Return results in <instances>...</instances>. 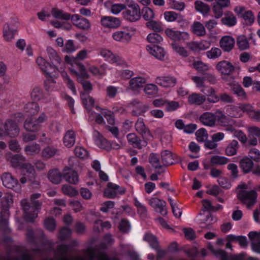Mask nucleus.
Here are the masks:
<instances>
[{
    "label": "nucleus",
    "mask_w": 260,
    "mask_h": 260,
    "mask_svg": "<svg viewBox=\"0 0 260 260\" xmlns=\"http://www.w3.org/2000/svg\"><path fill=\"white\" fill-rule=\"evenodd\" d=\"M13 198L10 194L6 195L2 199V209L0 213V227L5 231L7 229L8 224L9 207L13 204Z\"/></svg>",
    "instance_id": "f257e3e1"
},
{
    "label": "nucleus",
    "mask_w": 260,
    "mask_h": 260,
    "mask_svg": "<svg viewBox=\"0 0 260 260\" xmlns=\"http://www.w3.org/2000/svg\"><path fill=\"white\" fill-rule=\"evenodd\" d=\"M19 133V129L15 121L12 119H7L3 128H0V136H9L10 137H15Z\"/></svg>",
    "instance_id": "f03ea898"
},
{
    "label": "nucleus",
    "mask_w": 260,
    "mask_h": 260,
    "mask_svg": "<svg viewBox=\"0 0 260 260\" xmlns=\"http://www.w3.org/2000/svg\"><path fill=\"white\" fill-rule=\"evenodd\" d=\"M27 199H23L21 201V205L24 212L25 220L29 222H33L34 219L38 216L39 209H36L34 205H30Z\"/></svg>",
    "instance_id": "7ed1b4c3"
},
{
    "label": "nucleus",
    "mask_w": 260,
    "mask_h": 260,
    "mask_svg": "<svg viewBox=\"0 0 260 260\" xmlns=\"http://www.w3.org/2000/svg\"><path fill=\"white\" fill-rule=\"evenodd\" d=\"M237 197L243 204L247 205L248 208H250L256 202L257 193L254 190L249 191L241 190L239 191Z\"/></svg>",
    "instance_id": "20e7f679"
},
{
    "label": "nucleus",
    "mask_w": 260,
    "mask_h": 260,
    "mask_svg": "<svg viewBox=\"0 0 260 260\" xmlns=\"http://www.w3.org/2000/svg\"><path fill=\"white\" fill-rule=\"evenodd\" d=\"M124 17L131 22H134L140 19L141 13L140 7L137 4L130 5L124 12Z\"/></svg>",
    "instance_id": "39448f33"
},
{
    "label": "nucleus",
    "mask_w": 260,
    "mask_h": 260,
    "mask_svg": "<svg viewBox=\"0 0 260 260\" xmlns=\"http://www.w3.org/2000/svg\"><path fill=\"white\" fill-rule=\"evenodd\" d=\"M3 185L9 188L14 189L16 187V191H19L20 190V185L18 184V181L17 179L9 173H4L2 174L1 177Z\"/></svg>",
    "instance_id": "423d86ee"
},
{
    "label": "nucleus",
    "mask_w": 260,
    "mask_h": 260,
    "mask_svg": "<svg viewBox=\"0 0 260 260\" xmlns=\"http://www.w3.org/2000/svg\"><path fill=\"white\" fill-rule=\"evenodd\" d=\"M216 69L222 75H230L232 74L235 70V67L232 63L226 60H222L217 63Z\"/></svg>",
    "instance_id": "0eeeda50"
},
{
    "label": "nucleus",
    "mask_w": 260,
    "mask_h": 260,
    "mask_svg": "<svg viewBox=\"0 0 260 260\" xmlns=\"http://www.w3.org/2000/svg\"><path fill=\"white\" fill-rule=\"evenodd\" d=\"M150 205L153 207L156 211L165 216L167 214V211L165 208L166 203L158 198H153L149 201Z\"/></svg>",
    "instance_id": "6e6552de"
},
{
    "label": "nucleus",
    "mask_w": 260,
    "mask_h": 260,
    "mask_svg": "<svg viewBox=\"0 0 260 260\" xmlns=\"http://www.w3.org/2000/svg\"><path fill=\"white\" fill-rule=\"evenodd\" d=\"M62 177L70 184H76L79 181L77 173L72 168L66 167L63 170Z\"/></svg>",
    "instance_id": "1a4fd4ad"
},
{
    "label": "nucleus",
    "mask_w": 260,
    "mask_h": 260,
    "mask_svg": "<svg viewBox=\"0 0 260 260\" xmlns=\"http://www.w3.org/2000/svg\"><path fill=\"white\" fill-rule=\"evenodd\" d=\"M71 19L73 24L80 29L87 30L90 28L89 21L86 18L81 17L79 15H72Z\"/></svg>",
    "instance_id": "9d476101"
},
{
    "label": "nucleus",
    "mask_w": 260,
    "mask_h": 260,
    "mask_svg": "<svg viewBox=\"0 0 260 260\" xmlns=\"http://www.w3.org/2000/svg\"><path fill=\"white\" fill-rule=\"evenodd\" d=\"M6 159L10 161L12 167L16 168L26 160V158L21 154L12 155L11 153L6 154Z\"/></svg>",
    "instance_id": "9b49d317"
},
{
    "label": "nucleus",
    "mask_w": 260,
    "mask_h": 260,
    "mask_svg": "<svg viewBox=\"0 0 260 260\" xmlns=\"http://www.w3.org/2000/svg\"><path fill=\"white\" fill-rule=\"evenodd\" d=\"M200 120L205 125L213 126L215 124L216 117L213 113L205 112L200 116Z\"/></svg>",
    "instance_id": "f8f14e48"
},
{
    "label": "nucleus",
    "mask_w": 260,
    "mask_h": 260,
    "mask_svg": "<svg viewBox=\"0 0 260 260\" xmlns=\"http://www.w3.org/2000/svg\"><path fill=\"white\" fill-rule=\"evenodd\" d=\"M176 82V79L172 77H158L155 79L156 83L164 87H173Z\"/></svg>",
    "instance_id": "ddd939ff"
},
{
    "label": "nucleus",
    "mask_w": 260,
    "mask_h": 260,
    "mask_svg": "<svg viewBox=\"0 0 260 260\" xmlns=\"http://www.w3.org/2000/svg\"><path fill=\"white\" fill-rule=\"evenodd\" d=\"M26 235L27 240L29 243H35L37 239L43 238L44 234L41 229H37L34 233L32 230L27 229Z\"/></svg>",
    "instance_id": "4468645a"
},
{
    "label": "nucleus",
    "mask_w": 260,
    "mask_h": 260,
    "mask_svg": "<svg viewBox=\"0 0 260 260\" xmlns=\"http://www.w3.org/2000/svg\"><path fill=\"white\" fill-rule=\"evenodd\" d=\"M234 39L230 36L223 37L220 41V46L225 52H230L234 48Z\"/></svg>",
    "instance_id": "2eb2a0df"
},
{
    "label": "nucleus",
    "mask_w": 260,
    "mask_h": 260,
    "mask_svg": "<svg viewBox=\"0 0 260 260\" xmlns=\"http://www.w3.org/2000/svg\"><path fill=\"white\" fill-rule=\"evenodd\" d=\"M248 237L251 241L252 249L260 253V232H250Z\"/></svg>",
    "instance_id": "dca6fc26"
},
{
    "label": "nucleus",
    "mask_w": 260,
    "mask_h": 260,
    "mask_svg": "<svg viewBox=\"0 0 260 260\" xmlns=\"http://www.w3.org/2000/svg\"><path fill=\"white\" fill-rule=\"evenodd\" d=\"M206 96L202 94L193 93L188 97V102L190 105L200 106L206 100Z\"/></svg>",
    "instance_id": "f3484780"
},
{
    "label": "nucleus",
    "mask_w": 260,
    "mask_h": 260,
    "mask_svg": "<svg viewBox=\"0 0 260 260\" xmlns=\"http://www.w3.org/2000/svg\"><path fill=\"white\" fill-rule=\"evenodd\" d=\"M136 131L141 135L143 138L151 136L149 129L146 126L143 120L138 119L135 123Z\"/></svg>",
    "instance_id": "a211bd4d"
},
{
    "label": "nucleus",
    "mask_w": 260,
    "mask_h": 260,
    "mask_svg": "<svg viewBox=\"0 0 260 260\" xmlns=\"http://www.w3.org/2000/svg\"><path fill=\"white\" fill-rule=\"evenodd\" d=\"M101 23L105 27L115 28L120 25V21L115 17H104L102 18Z\"/></svg>",
    "instance_id": "6ab92c4d"
},
{
    "label": "nucleus",
    "mask_w": 260,
    "mask_h": 260,
    "mask_svg": "<svg viewBox=\"0 0 260 260\" xmlns=\"http://www.w3.org/2000/svg\"><path fill=\"white\" fill-rule=\"evenodd\" d=\"M36 62L41 70L47 75H49L52 72V71L54 70V68L42 57H38Z\"/></svg>",
    "instance_id": "aec40b11"
},
{
    "label": "nucleus",
    "mask_w": 260,
    "mask_h": 260,
    "mask_svg": "<svg viewBox=\"0 0 260 260\" xmlns=\"http://www.w3.org/2000/svg\"><path fill=\"white\" fill-rule=\"evenodd\" d=\"M161 161L163 167H168L174 164L173 153L169 150H164L161 152Z\"/></svg>",
    "instance_id": "412c9836"
},
{
    "label": "nucleus",
    "mask_w": 260,
    "mask_h": 260,
    "mask_svg": "<svg viewBox=\"0 0 260 260\" xmlns=\"http://www.w3.org/2000/svg\"><path fill=\"white\" fill-rule=\"evenodd\" d=\"M231 90L242 100L247 99V94L244 90L239 84L233 82L229 84Z\"/></svg>",
    "instance_id": "4be33fe9"
},
{
    "label": "nucleus",
    "mask_w": 260,
    "mask_h": 260,
    "mask_svg": "<svg viewBox=\"0 0 260 260\" xmlns=\"http://www.w3.org/2000/svg\"><path fill=\"white\" fill-rule=\"evenodd\" d=\"M81 98L84 107L89 112L93 107L94 100L85 92H81Z\"/></svg>",
    "instance_id": "5701e85b"
},
{
    "label": "nucleus",
    "mask_w": 260,
    "mask_h": 260,
    "mask_svg": "<svg viewBox=\"0 0 260 260\" xmlns=\"http://www.w3.org/2000/svg\"><path fill=\"white\" fill-rule=\"evenodd\" d=\"M252 159L248 157H244L240 161V167L244 173H249L253 166Z\"/></svg>",
    "instance_id": "b1692460"
},
{
    "label": "nucleus",
    "mask_w": 260,
    "mask_h": 260,
    "mask_svg": "<svg viewBox=\"0 0 260 260\" xmlns=\"http://www.w3.org/2000/svg\"><path fill=\"white\" fill-rule=\"evenodd\" d=\"M94 135L96 137V143L100 148L106 150H109L111 148L110 143L98 132H95Z\"/></svg>",
    "instance_id": "393cba45"
},
{
    "label": "nucleus",
    "mask_w": 260,
    "mask_h": 260,
    "mask_svg": "<svg viewBox=\"0 0 260 260\" xmlns=\"http://www.w3.org/2000/svg\"><path fill=\"white\" fill-rule=\"evenodd\" d=\"M119 188V185L111 182L108 183L107 187L104 191V194L109 198H114L117 195V190Z\"/></svg>",
    "instance_id": "a878e982"
},
{
    "label": "nucleus",
    "mask_w": 260,
    "mask_h": 260,
    "mask_svg": "<svg viewBox=\"0 0 260 260\" xmlns=\"http://www.w3.org/2000/svg\"><path fill=\"white\" fill-rule=\"evenodd\" d=\"M63 144L68 147H71L75 143V133L73 130L68 131L63 137Z\"/></svg>",
    "instance_id": "bb28decb"
},
{
    "label": "nucleus",
    "mask_w": 260,
    "mask_h": 260,
    "mask_svg": "<svg viewBox=\"0 0 260 260\" xmlns=\"http://www.w3.org/2000/svg\"><path fill=\"white\" fill-rule=\"evenodd\" d=\"M62 174L56 169L50 170L48 173L49 180L54 184H58L61 181Z\"/></svg>",
    "instance_id": "cd10ccee"
},
{
    "label": "nucleus",
    "mask_w": 260,
    "mask_h": 260,
    "mask_svg": "<svg viewBox=\"0 0 260 260\" xmlns=\"http://www.w3.org/2000/svg\"><path fill=\"white\" fill-rule=\"evenodd\" d=\"M147 50L150 53L155 56L156 58L161 59L165 55V51L162 48L158 46H153V47L148 46Z\"/></svg>",
    "instance_id": "c85d7f7f"
},
{
    "label": "nucleus",
    "mask_w": 260,
    "mask_h": 260,
    "mask_svg": "<svg viewBox=\"0 0 260 260\" xmlns=\"http://www.w3.org/2000/svg\"><path fill=\"white\" fill-rule=\"evenodd\" d=\"M25 129L29 132H36L40 127V125L31 118L27 119L24 123Z\"/></svg>",
    "instance_id": "c756f323"
},
{
    "label": "nucleus",
    "mask_w": 260,
    "mask_h": 260,
    "mask_svg": "<svg viewBox=\"0 0 260 260\" xmlns=\"http://www.w3.org/2000/svg\"><path fill=\"white\" fill-rule=\"evenodd\" d=\"M127 139L128 143L133 146L134 147L138 149H141V140L135 133H131L127 135Z\"/></svg>",
    "instance_id": "7c9ffc66"
},
{
    "label": "nucleus",
    "mask_w": 260,
    "mask_h": 260,
    "mask_svg": "<svg viewBox=\"0 0 260 260\" xmlns=\"http://www.w3.org/2000/svg\"><path fill=\"white\" fill-rule=\"evenodd\" d=\"M52 15L56 19L68 20L71 19V15L69 13H64L63 11L57 8H53L51 10Z\"/></svg>",
    "instance_id": "2f4dec72"
},
{
    "label": "nucleus",
    "mask_w": 260,
    "mask_h": 260,
    "mask_svg": "<svg viewBox=\"0 0 260 260\" xmlns=\"http://www.w3.org/2000/svg\"><path fill=\"white\" fill-rule=\"evenodd\" d=\"M132 35L128 31H116L113 34V38L114 40L116 41H128L130 40Z\"/></svg>",
    "instance_id": "473e14b6"
},
{
    "label": "nucleus",
    "mask_w": 260,
    "mask_h": 260,
    "mask_svg": "<svg viewBox=\"0 0 260 260\" xmlns=\"http://www.w3.org/2000/svg\"><path fill=\"white\" fill-rule=\"evenodd\" d=\"M192 32L198 36H204L206 35L204 26L200 22H194L191 26Z\"/></svg>",
    "instance_id": "72a5a7b5"
},
{
    "label": "nucleus",
    "mask_w": 260,
    "mask_h": 260,
    "mask_svg": "<svg viewBox=\"0 0 260 260\" xmlns=\"http://www.w3.org/2000/svg\"><path fill=\"white\" fill-rule=\"evenodd\" d=\"M239 145L237 141L233 140L225 149V153L228 156H233L237 153Z\"/></svg>",
    "instance_id": "f704fd0d"
},
{
    "label": "nucleus",
    "mask_w": 260,
    "mask_h": 260,
    "mask_svg": "<svg viewBox=\"0 0 260 260\" xmlns=\"http://www.w3.org/2000/svg\"><path fill=\"white\" fill-rule=\"evenodd\" d=\"M41 151V147L37 143H32L26 145L24 147V151L28 155H35L39 153Z\"/></svg>",
    "instance_id": "c9c22d12"
},
{
    "label": "nucleus",
    "mask_w": 260,
    "mask_h": 260,
    "mask_svg": "<svg viewBox=\"0 0 260 260\" xmlns=\"http://www.w3.org/2000/svg\"><path fill=\"white\" fill-rule=\"evenodd\" d=\"M58 152V150L53 147L47 146L44 148L41 152L42 157L49 159L53 157Z\"/></svg>",
    "instance_id": "e433bc0d"
},
{
    "label": "nucleus",
    "mask_w": 260,
    "mask_h": 260,
    "mask_svg": "<svg viewBox=\"0 0 260 260\" xmlns=\"http://www.w3.org/2000/svg\"><path fill=\"white\" fill-rule=\"evenodd\" d=\"M196 9L202 13L204 15H207L210 10L209 6L205 3L200 1H197L195 3Z\"/></svg>",
    "instance_id": "4c0bfd02"
},
{
    "label": "nucleus",
    "mask_w": 260,
    "mask_h": 260,
    "mask_svg": "<svg viewBox=\"0 0 260 260\" xmlns=\"http://www.w3.org/2000/svg\"><path fill=\"white\" fill-rule=\"evenodd\" d=\"M62 192L70 197L76 196L78 191L74 187L68 184L63 185L61 188Z\"/></svg>",
    "instance_id": "58836bf2"
},
{
    "label": "nucleus",
    "mask_w": 260,
    "mask_h": 260,
    "mask_svg": "<svg viewBox=\"0 0 260 260\" xmlns=\"http://www.w3.org/2000/svg\"><path fill=\"white\" fill-rule=\"evenodd\" d=\"M149 162L155 169H161L163 166L160 164L159 158L157 155L151 153L149 157Z\"/></svg>",
    "instance_id": "ea45409f"
},
{
    "label": "nucleus",
    "mask_w": 260,
    "mask_h": 260,
    "mask_svg": "<svg viewBox=\"0 0 260 260\" xmlns=\"http://www.w3.org/2000/svg\"><path fill=\"white\" fill-rule=\"evenodd\" d=\"M213 222V217L210 213H208L206 216V218L202 219L201 222V226L202 228L209 230L211 228V225Z\"/></svg>",
    "instance_id": "a19ab883"
},
{
    "label": "nucleus",
    "mask_w": 260,
    "mask_h": 260,
    "mask_svg": "<svg viewBox=\"0 0 260 260\" xmlns=\"http://www.w3.org/2000/svg\"><path fill=\"white\" fill-rule=\"evenodd\" d=\"M144 19L146 21H149L154 17V13L153 10L149 7H144L141 12Z\"/></svg>",
    "instance_id": "79ce46f5"
},
{
    "label": "nucleus",
    "mask_w": 260,
    "mask_h": 260,
    "mask_svg": "<svg viewBox=\"0 0 260 260\" xmlns=\"http://www.w3.org/2000/svg\"><path fill=\"white\" fill-rule=\"evenodd\" d=\"M144 240L149 243L152 248H156L158 246V242L156 238L151 234L146 233L144 236Z\"/></svg>",
    "instance_id": "37998d69"
},
{
    "label": "nucleus",
    "mask_w": 260,
    "mask_h": 260,
    "mask_svg": "<svg viewBox=\"0 0 260 260\" xmlns=\"http://www.w3.org/2000/svg\"><path fill=\"white\" fill-rule=\"evenodd\" d=\"M145 83V79L141 77H137L131 79L129 81V85L133 89L141 87Z\"/></svg>",
    "instance_id": "c03bdc74"
},
{
    "label": "nucleus",
    "mask_w": 260,
    "mask_h": 260,
    "mask_svg": "<svg viewBox=\"0 0 260 260\" xmlns=\"http://www.w3.org/2000/svg\"><path fill=\"white\" fill-rule=\"evenodd\" d=\"M146 26L154 31L160 32L162 30V27L160 23L153 20L152 19L146 23Z\"/></svg>",
    "instance_id": "a18cd8bd"
},
{
    "label": "nucleus",
    "mask_w": 260,
    "mask_h": 260,
    "mask_svg": "<svg viewBox=\"0 0 260 260\" xmlns=\"http://www.w3.org/2000/svg\"><path fill=\"white\" fill-rule=\"evenodd\" d=\"M229 159L223 156L215 155L211 157V162L212 165H223L227 164Z\"/></svg>",
    "instance_id": "49530a36"
},
{
    "label": "nucleus",
    "mask_w": 260,
    "mask_h": 260,
    "mask_svg": "<svg viewBox=\"0 0 260 260\" xmlns=\"http://www.w3.org/2000/svg\"><path fill=\"white\" fill-rule=\"evenodd\" d=\"M237 43L241 50H246L249 47L248 42L244 36H240L237 38Z\"/></svg>",
    "instance_id": "de8ad7c7"
},
{
    "label": "nucleus",
    "mask_w": 260,
    "mask_h": 260,
    "mask_svg": "<svg viewBox=\"0 0 260 260\" xmlns=\"http://www.w3.org/2000/svg\"><path fill=\"white\" fill-rule=\"evenodd\" d=\"M21 168L25 170L26 172L28 174V177H36V173L34 166L28 162L23 163L21 165Z\"/></svg>",
    "instance_id": "09e8293b"
},
{
    "label": "nucleus",
    "mask_w": 260,
    "mask_h": 260,
    "mask_svg": "<svg viewBox=\"0 0 260 260\" xmlns=\"http://www.w3.org/2000/svg\"><path fill=\"white\" fill-rule=\"evenodd\" d=\"M222 22L228 26H232L236 24L237 20L236 17L233 14L226 16L221 19Z\"/></svg>",
    "instance_id": "8fccbe9b"
},
{
    "label": "nucleus",
    "mask_w": 260,
    "mask_h": 260,
    "mask_svg": "<svg viewBox=\"0 0 260 260\" xmlns=\"http://www.w3.org/2000/svg\"><path fill=\"white\" fill-rule=\"evenodd\" d=\"M79 82L82 85V87L84 89V91L82 92H85L86 93H89V92L92 89V85L91 83L86 80H83L82 78H79Z\"/></svg>",
    "instance_id": "3c124183"
},
{
    "label": "nucleus",
    "mask_w": 260,
    "mask_h": 260,
    "mask_svg": "<svg viewBox=\"0 0 260 260\" xmlns=\"http://www.w3.org/2000/svg\"><path fill=\"white\" fill-rule=\"evenodd\" d=\"M196 135L197 140L200 142L205 141L208 138V134L204 128L198 130L196 133Z\"/></svg>",
    "instance_id": "603ef678"
},
{
    "label": "nucleus",
    "mask_w": 260,
    "mask_h": 260,
    "mask_svg": "<svg viewBox=\"0 0 260 260\" xmlns=\"http://www.w3.org/2000/svg\"><path fill=\"white\" fill-rule=\"evenodd\" d=\"M44 225L46 229L51 232L53 231L56 226V221L52 217L46 219L44 221Z\"/></svg>",
    "instance_id": "864d4df0"
},
{
    "label": "nucleus",
    "mask_w": 260,
    "mask_h": 260,
    "mask_svg": "<svg viewBox=\"0 0 260 260\" xmlns=\"http://www.w3.org/2000/svg\"><path fill=\"white\" fill-rule=\"evenodd\" d=\"M147 40L150 43L156 44L160 43L162 40V38L157 33H151L147 36Z\"/></svg>",
    "instance_id": "5fc2aeb1"
},
{
    "label": "nucleus",
    "mask_w": 260,
    "mask_h": 260,
    "mask_svg": "<svg viewBox=\"0 0 260 260\" xmlns=\"http://www.w3.org/2000/svg\"><path fill=\"white\" fill-rule=\"evenodd\" d=\"M25 109L26 112H29L30 114H35L39 111V106L37 103L35 102L28 103L26 104Z\"/></svg>",
    "instance_id": "6e6d98bb"
},
{
    "label": "nucleus",
    "mask_w": 260,
    "mask_h": 260,
    "mask_svg": "<svg viewBox=\"0 0 260 260\" xmlns=\"http://www.w3.org/2000/svg\"><path fill=\"white\" fill-rule=\"evenodd\" d=\"M158 90V89L156 85L153 84L147 85L144 89L145 93L147 94L150 95H155L157 94Z\"/></svg>",
    "instance_id": "4d7b16f0"
},
{
    "label": "nucleus",
    "mask_w": 260,
    "mask_h": 260,
    "mask_svg": "<svg viewBox=\"0 0 260 260\" xmlns=\"http://www.w3.org/2000/svg\"><path fill=\"white\" fill-rule=\"evenodd\" d=\"M242 17L247 25L252 24L254 20V17L252 13L250 11L244 12V14L242 15Z\"/></svg>",
    "instance_id": "13d9d810"
},
{
    "label": "nucleus",
    "mask_w": 260,
    "mask_h": 260,
    "mask_svg": "<svg viewBox=\"0 0 260 260\" xmlns=\"http://www.w3.org/2000/svg\"><path fill=\"white\" fill-rule=\"evenodd\" d=\"M227 7H221L220 5L214 4L212 8V11L215 14L216 18H220L223 15V9Z\"/></svg>",
    "instance_id": "bf43d9fd"
},
{
    "label": "nucleus",
    "mask_w": 260,
    "mask_h": 260,
    "mask_svg": "<svg viewBox=\"0 0 260 260\" xmlns=\"http://www.w3.org/2000/svg\"><path fill=\"white\" fill-rule=\"evenodd\" d=\"M71 235V231L68 228L63 227L59 231L58 238L61 241H63L68 238Z\"/></svg>",
    "instance_id": "052dcab7"
},
{
    "label": "nucleus",
    "mask_w": 260,
    "mask_h": 260,
    "mask_svg": "<svg viewBox=\"0 0 260 260\" xmlns=\"http://www.w3.org/2000/svg\"><path fill=\"white\" fill-rule=\"evenodd\" d=\"M221 54V51L219 48H214L207 52V55L208 58L214 59L219 57Z\"/></svg>",
    "instance_id": "680f3d73"
},
{
    "label": "nucleus",
    "mask_w": 260,
    "mask_h": 260,
    "mask_svg": "<svg viewBox=\"0 0 260 260\" xmlns=\"http://www.w3.org/2000/svg\"><path fill=\"white\" fill-rule=\"evenodd\" d=\"M47 51L51 60H54V63H59L61 58L58 56L56 51L51 48H48Z\"/></svg>",
    "instance_id": "e2e57ef3"
},
{
    "label": "nucleus",
    "mask_w": 260,
    "mask_h": 260,
    "mask_svg": "<svg viewBox=\"0 0 260 260\" xmlns=\"http://www.w3.org/2000/svg\"><path fill=\"white\" fill-rule=\"evenodd\" d=\"M40 196V193H37L32 194L30 197L31 204L34 205L36 209H40L42 206V203L38 200H36Z\"/></svg>",
    "instance_id": "0e129e2a"
},
{
    "label": "nucleus",
    "mask_w": 260,
    "mask_h": 260,
    "mask_svg": "<svg viewBox=\"0 0 260 260\" xmlns=\"http://www.w3.org/2000/svg\"><path fill=\"white\" fill-rule=\"evenodd\" d=\"M74 152L77 157L81 158H86L88 156V152L81 147H76L75 148Z\"/></svg>",
    "instance_id": "69168bd1"
},
{
    "label": "nucleus",
    "mask_w": 260,
    "mask_h": 260,
    "mask_svg": "<svg viewBox=\"0 0 260 260\" xmlns=\"http://www.w3.org/2000/svg\"><path fill=\"white\" fill-rule=\"evenodd\" d=\"M193 67L199 71H206L209 69L208 66L201 61H194L193 63Z\"/></svg>",
    "instance_id": "338daca9"
},
{
    "label": "nucleus",
    "mask_w": 260,
    "mask_h": 260,
    "mask_svg": "<svg viewBox=\"0 0 260 260\" xmlns=\"http://www.w3.org/2000/svg\"><path fill=\"white\" fill-rule=\"evenodd\" d=\"M249 154L251 159L256 162L260 161V152L257 149L253 148L250 150Z\"/></svg>",
    "instance_id": "774afa93"
}]
</instances>
